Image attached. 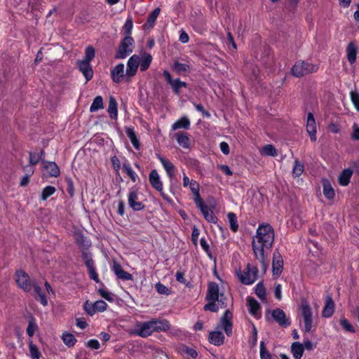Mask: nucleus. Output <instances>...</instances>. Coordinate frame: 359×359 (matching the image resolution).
<instances>
[{"label":"nucleus","mask_w":359,"mask_h":359,"mask_svg":"<svg viewBox=\"0 0 359 359\" xmlns=\"http://www.w3.org/2000/svg\"><path fill=\"white\" fill-rule=\"evenodd\" d=\"M15 280L20 288L25 292L31 291L32 288L29 275L22 270H18L15 274Z\"/></svg>","instance_id":"8"},{"label":"nucleus","mask_w":359,"mask_h":359,"mask_svg":"<svg viewBox=\"0 0 359 359\" xmlns=\"http://www.w3.org/2000/svg\"><path fill=\"white\" fill-rule=\"evenodd\" d=\"M190 120L187 116L181 117L172 125V130H176L180 128L188 130L190 128Z\"/></svg>","instance_id":"30"},{"label":"nucleus","mask_w":359,"mask_h":359,"mask_svg":"<svg viewBox=\"0 0 359 359\" xmlns=\"http://www.w3.org/2000/svg\"><path fill=\"white\" fill-rule=\"evenodd\" d=\"M357 47L353 43H348L346 48V56L348 62L353 64L356 60Z\"/></svg>","instance_id":"31"},{"label":"nucleus","mask_w":359,"mask_h":359,"mask_svg":"<svg viewBox=\"0 0 359 359\" xmlns=\"http://www.w3.org/2000/svg\"><path fill=\"white\" fill-rule=\"evenodd\" d=\"M134 333L143 338L151 335L153 330L151 321L137 322L135 326Z\"/></svg>","instance_id":"9"},{"label":"nucleus","mask_w":359,"mask_h":359,"mask_svg":"<svg viewBox=\"0 0 359 359\" xmlns=\"http://www.w3.org/2000/svg\"><path fill=\"white\" fill-rule=\"evenodd\" d=\"M83 258L85 260L86 266L88 269L89 276L95 282H99L98 275L94 266V262L88 252H83Z\"/></svg>","instance_id":"16"},{"label":"nucleus","mask_w":359,"mask_h":359,"mask_svg":"<svg viewBox=\"0 0 359 359\" xmlns=\"http://www.w3.org/2000/svg\"><path fill=\"white\" fill-rule=\"evenodd\" d=\"M283 269V259L279 252L276 251L273 255L272 271L273 275L278 277Z\"/></svg>","instance_id":"15"},{"label":"nucleus","mask_w":359,"mask_h":359,"mask_svg":"<svg viewBox=\"0 0 359 359\" xmlns=\"http://www.w3.org/2000/svg\"><path fill=\"white\" fill-rule=\"evenodd\" d=\"M175 140L178 144L184 149H189L191 140L187 133L178 132L175 135Z\"/></svg>","instance_id":"24"},{"label":"nucleus","mask_w":359,"mask_h":359,"mask_svg":"<svg viewBox=\"0 0 359 359\" xmlns=\"http://www.w3.org/2000/svg\"><path fill=\"white\" fill-rule=\"evenodd\" d=\"M25 169L27 170V174L22 178L20 181V186L21 187H25L27 186L29 182V177L34 173V170L32 167L31 166H26L25 167Z\"/></svg>","instance_id":"47"},{"label":"nucleus","mask_w":359,"mask_h":359,"mask_svg":"<svg viewBox=\"0 0 359 359\" xmlns=\"http://www.w3.org/2000/svg\"><path fill=\"white\" fill-rule=\"evenodd\" d=\"M104 108V104H103V99L101 96L98 95V96H96L93 101V103L92 104L90 105V112H95L97 111V110L100 109H103Z\"/></svg>","instance_id":"40"},{"label":"nucleus","mask_w":359,"mask_h":359,"mask_svg":"<svg viewBox=\"0 0 359 359\" xmlns=\"http://www.w3.org/2000/svg\"><path fill=\"white\" fill-rule=\"evenodd\" d=\"M128 205L135 211H139L144 208V205L138 200V192L136 189H131L130 190Z\"/></svg>","instance_id":"17"},{"label":"nucleus","mask_w":359,"mask_h":359,"mask_svg":"<svg viewBox=\"0 0 359 359\" xmlns=\"http://www.w3.org/2000/svg\"><path fill=\"white\" fill-rule=\"evenodd\" d=\"M353 172L350 169H346L342 171L339 177V183L341 186H346L348 184L351 177L352 176Z\"/></svg>","instance_id":"35"},{"label":"nucleus","mask_w":359,"mask_h":359,"mask_svg":"<svg viewBox=\"0 0 359 359\" xmlns=\"http://www.w3.org/2000/svg\"><path fill=\"white\" fill-rule=\"evenodd\" d=\"M232 313L226 310L220 319L219 327H222L227 336L232 334Z\"/></svg>","instance_id":"10"},{"label":"nucleus","mask_w":359,"mask_h":359,"mask_svg":"<svg viewBox=\"0 0 359 359\" xmlns=\"http://www.w3.org/2000/svg\"><path fill=\"white\" fill-rule=\"evenodd\" d=\"M43 168L48 177H57L60 175V168L55 162H45Z\"/></svg>","instance_id":"26"},{"label":"nucleus","mask_w":359,"mask_h":359,"mask_svg":"<svg viewBox=\"0 0 359 359\" xmlns=\"http://www.w3.org/2000/svg\"><path fill=\"white\" fill-rule=\"evenodd\" d=\"M98 293L102 298L109 302H113L114 299V294L111 293L110 291L107 290V289L100 288L98 290Z\"/></svg>","instance_id":"50"},{"label":"nucleus","mask_w":359,"mask_h":359,"mask_svg":"<svg viewBox=\"0 0 359 359\" xmlns=\"http://www.w3.org/2000/svg\"><path fill=\"white\" fill-rule=\"evenodd\" d=\"M163 76H165L167 82L171 86L173 91L175 94H180V90L182 87H187V83L185 82L181 81L180 79H172L170 74L168 71H163Z\"/></svg>","instance_id":"18"},{"label":"nucleus","mask_w":359,"mask_h":359,"mask_svg":"<svg viewBox=\"0 0 359 359\" xmlns=\"http://www.w3.org/2000/svg\"><path fill=\"white\" fill-rule=\"evenodd\" d=\"M123 169L125 170V172L127 173L128 177L132 180L133 182L136 181V177L137 175L131 168L130 163H125L123 165Z\"/></svg>","instance_id":"51"},{"label":"nucleus","mask_w":359,"mask_h":359,"mask_svg":"<svg viewBox=\"0 0 359 359\" xmlns=\"http://www.w3.org/2000/svg\"><path fill=\"white\" fill-rule=\"evenodd\" d=\"M196 207L201 210L204 218L210 223L216 224L217 222V217L214 214L213 211L205 204L203 200L196 203Z\"/></svg>","instance_id":"11"},{"label":"nucleus","mask_w":359,"mask_h":359,"mask_svg":"<svg viewBox=\"0 0 359 359\" xmlns=\"http://www.w3.org/2000/svg\"><path fill=\"white\" fill-rule=\"evenodd\" d=\"M133 27V23L132 18H128L123 26L122 32L124 34V36H131V32Z\"/></svg>","instance_id":"46"},{"label":"nucleus","mask_w":359,"mask_h":359,"mask_svg":"<svg viewBox=\"0 0 359 359\" xmlns=\"http://www.w3.org/2000/svg\"><path fill=\"white\" fill-rule=\"evenodd\" d=\"M262 153L268 156H276L278 154L277 150L272 144L265 145L262 149Z\"/></svg>","instance_id":"49"},{"label":"nucleus","mask_w":359,"mask_h":359,"mask_svg":"<svg viewBox=\"0 0 359 359\" xmlns=\"http://www.w3.org/2000/svg\"><path fill=\"white\" fill-rule=\"evenodd\" d=\"M247 304L249 313L255 318H259L261 307L259 302L252 297H248Z\"/></svg>","instance_id":"21"},{"label":"nucleus","mask_w":359,"mask_h":359,"mask_svg":"<svg viewBox=\"0 0 359 359\" xmlns=\"http://www.w3.org/2000/svg\"><path fill=\"white\" fill-rule=\"evenodd\" d=\"M112 270L117 276L118 278L123 280H130L133 279V276L130 273L125 271L121 266L117 263L114 262L112 266Z\"/></svg>","instance_id":"23"},{"label":"nucleus","mask_w":359,"mask_h":359,"mask_svg":"<svg viewBox=\"0 0 359 359\" xmlns=\"http://www.w3.org/2000/svg\"><path fill=\"white\" fill-rule=\"evenodd\" d=\"M157 158L161 163L163 168L165 169L168 177L172 180L175 177V167L168 159L161 156L159 154L156 155Z\"/></svg>","instance_id":"19"},{"label":"nucleus","mask_w":359,"mask_h":359,"mask_svg":"<svg viewBox=\"0 0 359 359\" xmlns=\"http://www.w3.org/2000/svg\"><path fill=\"white\" fill-rule=\"evenodd\" d=\"M260 357L261 359H271L270 353L266 349L264 342H260Z\"/></svg>","instance_id":"59"},{"label":"nucleus","mask_w":359,"mask_h":359,"mask_svg":"<svg viewBox=\"0 0 359 359\" xmlns=\"http://www.w3.org/2000/svg\"><path fill=\"white\" fill-rule=\"evenodd\" d=\"M236 275L241 283L250 285L257 280L258 269L257 267L248 264L243 270H236Z\"/></svg>","instance_id":"4"},{"label":"nucleus","mask_w":359,"mask_h":359,"mask_svg":"<svg viewBox=\"0 0 359 359\" xmlns=\"http://www.w3.org/2000/svg\"><path fill=\"white\" fill-rule=\"evenodd\" d=\"M29 350L32 359H39L41 358V354L38 347L32 341L29 343Z\"/></svg>","instance_id":"45"},{"label":"nucleus","mask_w":359,"mask_h":359,"mask_svg":"<svg viewBox=\"0 0 359 359\" xmlns=\"http://www.w3.org/2000/svg\"><path fill=\"white\" fill-rule=\"evenodd\" d=\"M206 299L209 303L204 306L205 311L217 312L219 308L226 306V298L219 292V285L215 282L209 283Z\"/></svg>","instance_id":"3"},{"label":"nucleus","mask_w":359,"mask_h":359,"mask_svg":"<svg viewBox=\"0 0 359 359\" xmlns=\"http://www.w3.org/2000/svg\"><path fill=\"white\" fill-rule=\"evenodd\" d=\"M274 230L269 224H260L252 238V250L255 256L261 263H264L266 251L271 248L274 242Z\"/></svg>","instance_id":"1"},{"label":"nucleus","mask_w":359,"mask_h":359,"mask_svg":"<svg viewBox=\"0 0 359 359\" xmlns=\"http://www.w3.org/2000/svg\"><path fill=\"white\" fill-rule=\"evenodd\" d=\"M209 341L215 346H220L224 341V335L221 331H212L209 334Z\"/></svg>","instance_id":"28"},{"label":"nucleus","mask_w":359,"mask_h":359,"mask_svg":"<svg viewBox=\"0 0 359 359\" xmlns=\"http://www.w3.org/2000/svg\"><path fill=\"white\" fill-rule=\"evenodd\" d=\"M83 309L86 312L91 316L95 313V307L94 306V303H91L89 301H86L84 303Z\"/></svg>","instance_id":"55"},{"label":"nucleus","mask_w":359,"mask_h":359,"mask_svg":"<svg viewBox=\"0 0 359 359\" xmlns=\"http://www.w3.org/2000/svg\"><path fill=\"white\" fill-rule=\"evenodd\" d=\"M41 159V156L37 152H31L29 153V165L32 166L36 165Z\"/></svg>","instance_id":"56"},{"label":"nucleus","mask_w":359,"mask_h":359,"mask_svg":"<svg viewBox=\"0 0 359 359\" xmlns=\"http://www.w3.org/2000/svg\"><path fill=\"white\" fill-rule=\"evenodd\" d=\"M228 220L230 224V229L233 231H237L238 229V224L237 217L233 212H229L227 214Z\"/></svg>","instance_id":"42"},{"label":"nucleus","mask_w":359,"mask_h":359,"mask_svg":"<svg viewBox=\"0 0 359 359\" xmlns=\"http://www.w3.org/2000/svg\"><path fill=\"white\" fill-rule=\"evenodd\" d=\"M126 133L128 138L130 139L133 146L135 149H139L140 147V144L139 140L137 139L135 130L132 127H128L126 128Z\"/></svg>","instance_id":"32"},{"label":"nucleus","mask_w":359,"mask_h":359,"mask_svg":"<svg viewBox=\"0 0 359 359\" xmlns=\"http://www.w3.org/2000/svg\"><path fill=\"white\" fill-rule=\"evenodd\" d=\"M340 324L346 331L350 332H355V329L353 326L349 323V321L347 319L341 318L340 320Z\"/></svg>","instance_id":"58"},{"label":"nucleus","mask_w":359,"mask_h":359,"mask_svg":"<svg viewBox=\"0 0 359 359\" xmlns=\"http://www.w3.org/2000/svg\"><path fill=\"white\" fill-rule=\"evenodd\" d=\"M94 306L95 307L96 312H103L107 307V303L103 300H97L94 302Z\"/></svg>","instance_id":"57"},{"label":"nucleus","mask_w":359,"mask_h":359,"mask_svg":"<svg viewBox=\"0 0 359 359\" xmlns=\"http://www.w3.org/2000/svg\"><path fill=\"white\" fill-rule=\"evenodd\" d=\"M42 0H30L29 5L32 6V9L34 10H40L42 6Z\"/></svg>","instance_id":"62"},{"label":"nucleus","mask_w":359,"mask_h":359,"mask_svg":"<svg viewBox=\"0 0 359 359\" xmlns=\"http://www.w3.org/2000/svg\"><path fill=\"white\" fill-rule=\"evenodd\" d=\"M32 287L34 288L36 295V299L39 300L43 306H46L48 304L47 299L41 288L36 283H33Z\"/></svg>","instance_id":"36"},{"label":"nucleus","mask_w":359,"mask_h":359,"mask_svg":"<svg viewBox=\"0 0 359 359\" xmlns=\"http://www.w3.org/2000/svg\"><path fill=\"white\" fill-rule=\"evenodd\" d=\"M291 352L294 359H300L304 353V346L300 342H294L291 346Z\"/></svg>","instance_id":"33"},{"label":"nucleus","mask_w":359,"mask_h":359,"mask_svg":"<svg viewBox=\"0 0 359 359\" xmlns=\"http://www.w3.org/2000/svg\"><path fill=\"white\" fill-rule=\"evenodd\" d=\"M149 182L157 191H163V183L156 170H152L149 176Z\"/></svg>","instance_id":"22"},{"label":"nucleus","mask_w":359,"mask_h":359,"mask_svg":"<svg viewBox=\"0 0 359 359\" xmlns=\"http://www.w3.org/2000/svg\"><path fill=\"white\" fill-rule=\"evenodd\" d=\"M160 11H161L160 8H157L154 9L149 15L146 23L144 24V25H143L144 29H145V30L150 29L151 28L153 27V26L156 20V18H158V16L160 13Z\"/></svg>","instance_id":"29"},{"label":"nucleus","mask_w":359,"mask_h":359,"mask_svg":"<svg viewBox=\"0 0 359 359\" xmlns=\"http://www.w3.org/2000/svg\"><path fill=\"white\" fill-rule=\"evenodd\" d=\"M56 191V189L53 186H46L42 190L41 194V199L42 201H46L50 196L53 195Z\"/></svg>","instance_id":"41"},{"label":"nucleus","mask_w":359,"mask_h":359,"mask_svg":"<svg viewBox=\"0 0 359 359\" xmlns=\"http://www.w3.org/2000/svg\"><path fill=\"white\" fill-rule=\"evenodd\" d=\"M271 316L274 320L281 327H286L290 325L291 321L287 318L285 313L280 309H276L272 311Z\"/></svg>","instance_id":"13"},{"label":"nucleus","mask_w":359,"mask_h":359,"mask_svg":"<svg viewBox=\"0 0 359 359\" xmlns=\"http://www.w3.org/2000/svg\"><path fill=\"white\" fill-rule=\"evenodd\" d=\"M37 328H38V326H37L35 319L34 318H31L29 320L28 326L27 327V333L29 335V337H32L34 334Z\"/></svg>","instance_id":"48"},{"label":"nucleus","mask_w":359,"mask_h":359,"mask_svg":"<svg viewBox=\"0 0 359 359\" xmlns=\"http://www.w3.org/2000/svg\"><path fill=\"white\" fill-rule=\"evenodd\" d=\"M172 69L177 74H182L189 70V66L187 64L180 63L176 61L172 65Z\"/></svg>","instance_id":"43"},{"label":"nucleus","mask_w":359,"mask_h":359,"mask_svg":"<svg viewBox=\"0 0 359 359\" xmlns=\"http://www.w3.org/2000/svg\"><path fill=\"white\" fill-rule=\"evenodd\" d=\"M304 172V165L299 161H294L292 173L294 177H299Z\"/></svg>","instance_id":"52"},{"label":"nucleus","mask_w":359,"mask_h":359,"mask_svg":"<svg viewBox=\"0 0 359 359\" xmlns=\"http://www.w3.org/2000/svg\"><path fill=\"white\" fill-rule=\"evenodd\" d=\"M109 116L111 118L116 119L118 116V110H117V102L116 100L111 97L109 101V106L107 109Z\"/></svg>","instance_id":"37"},{"label":"nucleus","mask_w":359,"mask_h":359,"mask_svg":"<svg viewBox=\"0 0 359 359\" xmlns=\"http://www.w3.org/2000/svg\"><path fill=\"white\" fill-rule=\"evenodd\" d=\"M78 67L85 76L86 81H90L93 76V71L89 62L80 60L78 61Z\"/></svg>","instance_id":"20"},{"label":"nucleus","mask_w":359,"mask_h":359,"mask_svg":"<svg viewBox=\"0 0 359 359\" xmlns=\"http://www.w3.org/2000/svg\"><path fill=\"white\" fill-rule=\"evenodd\" d=\"M334 311V303L330 296H327L325 300V305L322 311L323 318L331 317Z\"/></svg>","instance_id":"27"},{"label":"nucleus","mask_w":359,"mask_h":359,"mask_svg":"<svg viewBox=\"0 0 359 359\" xmlns=\"http://www.w3.org/2000/svg\"><path fill=\"white\" fill-rule=\"evenodd\" d=\"M301 316L304 323L303 331L311 332L313 327L312 310L306 302H302L300 306Z\"/></svg>","instance_id":"7"},{"label":"nucleus","mask_w":359,"mask_h":359,"mask_svg":"<svg viewBox=\"0 0 359 359\" xmlns=\"http://www.w3.org/2000/svg\"><path fill=\"white\" fill-rule=\"evenodd\" d=\"M323 194L327 199H333L335 192L330 183L327 180L323 181Z\"/></svg>","instance_id":"39"},{"label":"nucleus","mask_w":359,"mask_h":359,"mask_svg":"<svg viewBox=\"0 0 359 359\" xmlns=\"http://www.w3.org/2000/svg\"><path fill=\"white\" fill-rule=\"evenodd\" d=\"M61 338L64 344L69 348L73 347L77 341L74 335L69 332H64Z\"/></svg>","instance_id":"38"},{"label":"nucleus","mask_w":359,"mask_h":359,"mask_svg":"<svg viewBox=\"0 0 359 359\" xmlns=\"http://www.w3.org/2000/svg\"><path fill=\"white\" fill-rule=\"evenodd\" d=\"M351 100L357 111H359V93L356 90H352L350 93Z\"/></svg>","instance_id":"54"},{"label":"nucleus","mask_w":359,"mask_h":359,"mask_svg":"<svg viewBox=\"0 0 359 359\" xmlns=\"http://www.w3.org/2000/svg\"><path fill=\"white\" fill-rule=\"evenodd\" d=\"M66 181H67V191L70 195V196H73L74 193V187L73 181L70 178L67 179Z\"/></svg>","instance_id":"63"},{"label":"nucleus","mask_w":359,"mask_h":359,"mask_svg":"<svg viewBox=\"0 0 359 359\" xmlns=\"http://www.w3.org/2000/svg\"><path fill=\"white\" fill-rule=\"evenodd\" d=\"M156 291L161 294H169V289L161 283H158L155 285Z\"/></svg>","instance_id":"60"},{"label":"nucleus","mask_w":359,"mask_h":359,"mask_svg":"<svg viewBox=\"0 0 359 359\" xmlns=\"http://www.w3.org/2000/svg\"><path fill=\"white\" fill-rule=\"evenodd\" d=\"M151 61L152 56L149 53L142 52L140 55H133L127 62L126 81H129L137 74L139 66L141 72L146 71L149 67Z\"/></svg>","instance_id":"2"},{"label":"nucleus","mask_w":359,"mask_h":359,"mask_svg":"<svg viewBox=\"0 0 359 359\" xmlns=\"http://www.w3.org/2000/svg\"><path fill=\"white\" fill-rule=\"evenodd\" d=\"M306 129L310 137L311 141L316 142L317 140V127L316 119L311 112H309L307 114Z\"/></svg>","instance_id":"12"},{"label":"nucleus","mask_w":359,"mask_h":359,"mask_svg":"<svg viewBox=\"0 0 359 359\" xmlns=\"http://www.w3.org/2000/svg\"><path fill=\"white\" fill-rule=\"evenodd\" d=\"M152 325L153 333L154 332H162L168 330L170 325L166 320H150Z\"/></svg>","instance_id":"25"},{"label":"nucleus","mask_w":359,"mask_h":359,"mask_svg":"<svg viewBox=\"0 0 359 359\" xmlns=\"http://www.w3.org/2000/svg\"><path fill=\"white\" fill-rule=\"evenodd\" d=\"M135 48V40L132 36H124L116 50L115 57L124 59L133 53Z\"/></svg>","instance_id":"5"},{"label":"nucleus","mask_w":359,"mask_h":359,"mask_svg":"<svg viewBox=\"0 0 359 359\" xmlns=\"http://www.w3.org/2000/svg\"><path fill=\"white\" fill-rule=\"evenodd\" d=\"M94 57H95V49L93 46H88L86 48L85 59L83 60L90 62V61L94 58Z\"/></svg>","instance_id":"53"},{"label":"nucleus","mask_w":359,"mask_h":359,"mask_svg":"<svg viewBox=\"0 0 359 359\" xmlns=\"http://www.w3.org/2000/svg\"><path fill=\"white\" fill-rule=\"evenodd\" d=\"M189 187L190 190L191 191L194 198V201L195 204L203 201V198L200 196L199 190H200V186L199 184L195 181L193 180L192 182L188 186Z\"/></svg>","instance_id":"34"},{"label":"nucleus","mask_w":359,"mask_h":359,"mask_svg":"<svg viewBox=\"0 0 359 359\" xmlns=\"http://www.w3.org/2000/svg\"><path fill=\"white\" fill-rule=\"evenodd\" d=\"M255 294L262 301H266V290L262 283H258L255 286Z\"/></svg>","instance_id":"44"},{"label":"nucleus","mask_w":359,"mask_h":359,"mask_svg":"<svg viewBox=\"0 0 359 359\" xmlns=\"http://www.w3.org/2000/svg\"><path fill=\"white\" fill-rule=\"evenodd\" d=\"M86 346L93 350H97L100 348V344L98 340L94 339L88 340L86 342Z\"/></svg>","instance_id":"61"},{"label":"nucleus","mask_w":359,"mask_h":359,"mask_svg":"<svg viewBox=\"0 0 359 359\" xmlns=\"http://www.w3.org/2000/svg\"><path fill=\"white\" fill-rule=\"evenodd\" d=\"M318 66L304 61H297L292 69V74L296 77H301L310 73L317 72Z\"/></svg>","instance_id":"6"},{"label":"nucleus","mask_w":359,"mask_h":359,"mask_svg":"<svg viewBox=\"0 0 359 359\" xmlns=\"http://www.w3.org/2000/svg\"><path fill=\"white\" fill-rule=\"evenodd\" d=\"M351 138L354 140H359V126H358L356 124H354L353 126Z\"/></svg>","instance_id":"64"},{"label":"nucleus","mask_w":359,"mask_h":359,"mask_svg":"<svg viewBox=\"0 0 359 359\" xmlns=\"http://www.w3.org/2000/svg\"><path fill=\"white\" fill-rule=\"evenodd\" d=\"M111 78L116 83H121L124 78L126 79L125 67L123 63H119L111 69Z\"/></svg>","instance_id":"14"}]
</instances>
